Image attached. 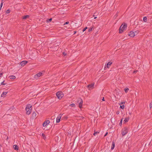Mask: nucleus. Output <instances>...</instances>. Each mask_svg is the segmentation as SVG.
Segmentation results:
<instances>
[{
	"mask_svg": "<svg viewBox=\"0 0 152 152\" xmlns=\"http://www.w3.org/2000/svg\"><path fill=\"white\" fill-rule=\"evenodd\" d=\"M127 24L125 23H124V25H121V26L119 28V33H122L126 29L127 27Z\"/></svg>",
	"mask_w": 152,
	"mask_h": 152,
	"instance_id": "nucleus-1",
	"label": "nucleus"
},
{
	"mask_svg": "<svg viewBox=\"0 0 152 152\" xmlns=\"http://www.w3.org/2000/svg\"><path fill=\"white\" fill-rule=\"evenodd\" d=\"M56 95L58 99H60L63 97L64 94L61 91H59L56 93Z\"/></svg>",
	"mask_w": 152,
	"mask_h": 152,
	"instance_id": "nucleus-2",
	"label": "nucleus"
},
{
	"mask_svg": "<svg viewBox=\"0 0 152 152\" xmlns=\"http://www.w3.org/2000/svg\"><path fill=\"white\" fill-rule=\"evenodd\" d=\"M128 131V129L127 127H124L121 130V134L123 136L127 134Z\"/></svg>",
	"mask_w": 152,
	"mask_h": 152,
	"instance_id": "nucleus-3",
	"label": "nucleus"
},
{
	"mask_svg": "<svg viewBox=\"0 0 152 152\" xmlns=\"http://www.w3.org/2000/svg\"><path fill=\"white\" fill-rule=\"evenodd\" d=\"M77 102H79V107L80 108H81L82 106V103L83 102L82 99L81 98H79L78 99Z\"/></svg>",
	"mask_w": 152,
	"mask_h": 152,
	"instance_id": "nucleus-4",
	"label": "nucleus"
},
{
	"mask_svg": "<svg viewBox=\"0 0 152 152\" xmlns=\"http://www.w3.org/2000/svg\"><path fill=\"white\" fill-rule=\"evenodd\" d=\"M62 115V114H60L57 117L56 119V122L57 123H58L60 122V119L61 118V117Z\"/></svg>",
	"mask_w": 152,
	"mask_h": 152,
	"instance_id": "nucleus-5",
	"label": "nucleus"
},
{
	"mask_svg": "<svg viewBox=\"0 0 152 152\" xmlns=\"http://www.w3.org/2000/svg\"><path fill=\"white\" fill-rule=\"evenodd\" d=\"M42 74L41 72H39L38 73H37L36 75H34V78L36 79H37L38 78L40 77L42 75Z\"/></svg>",
	"mask_w": 152,
	"mask_h": 152,
	"instance_id": "nucleus-6",
	"label": "nucleus"
},
{
	"mask_svg": "<svg viewBox=\"0 0 152 152\" xmlns=\"http://www.w3.org/2000/svg\"><path fill=\"white\" fill-rule=\"evenodd\" d=\"M112 64V62H108L107 64L106 65H105L104 66V69H105L107 68H109L110 66V65Z\"/></svg>",
	"mask_w": 152,
	"mask_h": 152,
	"instance_id": "nucleus-7",
	"label": "nucleus"
},
{
	"mask_svg": "<svg viewBox=\"0 0 152 152\" xmlns=\"http://www.w3.org/2000/svg\"><path fill=\"white\" fill-rule=\"evenodd\" d=\"M135 35L136 34H135V32L134 31H130V33L129 34V36H130L131 37H134Z\"/></svg>",
	"mask_w": 152,
	"mask_h": 152,
	"instance_id": "nucleus-8",
	"label": "nucleus"
},
{
	"mask_svg": "<svg viewBox=\"0 0 152 152\" xmlns=\"http://www.w3.org/2000/svg\"><path fill=\"white\" fill-rule=\"evenodd\" d=\"M28 63V61H24L21 62L20 64L22 66H24L25 64Z\"/></svg>",
	"mask_w": 152,
	"mask_h": 152,
	"instance_id": "nucleus-9",
	"label": "nucleus"
},
{
	"mask_svg": "<svg viewBox=\"0 0 152 152\" xmlns=\"http://www.w3.org/2000/svg\"><path fill=\"white\" fill-rule=\"evenodd\" d=\"M50 122L49 120L45 121L43 124V126L44 127L46 126Z\"/></svg>",
	"mask_w": 152,
	"mask_h": 152,
	"instance_id": "nucleus-10",
	"label": "nucleus"
},
{
	"mask_svg": "<svg viewBox=\"0 0 152 152\" xmlns=\"http://www.w3.org/2000/svg\"><path fill=\"white\" fill-rule=\"evenodd\" d=\"M26 114L28 115H29L31 113V109H27L26 108Z\"/></svg>",
	"mask_w": 152,
	"mask_h": 152,
	"instance_id": "nucleus-11",
	"label": "nucleus"
},
{
	"mask_svg": "<svg viewBox=\"0 0 152 152\" xmlns=\"http://www.w3.org/2000/svg\"><path fill=\"white\" fill-rule=\"evenodd\" d=\"M94 85V83L90 84L88 85V87L89 88V89L90 90L93 88Z\"/></svg>",
	"mask_w": 152,
	"mask_h": 152,
	"instance_id": "nucleus-12",
	"label": "nucleus"
},
{
	"mask_svg": "<svg viewBox=\"0 0 152 152\" xmlns=\"http://www.w3.org/2000/svg\"><path fill=\"white\" fill-rule=\"evenodd\" d=\"M7 92H3L2 94H1V96L2 97H5V96L7 94Z\"/></svg>",
	"mask_w": 152,
	"mask_h": 152,
	"instance_id": "nucleus-13",
	"label": "nucleus"
},
{
	"mask_svg": "<svg viewBox=\"0 0 152 152\" xmlns=\"http://www.w3.org/2000/svg\"><path fill=\"white\" fill-rule=\"evenodd\" d=\"M31 107H32V106L31 105V104H28L27 105L26 107V109H32L31 108Z\"/></svg>",
	"mask_w": 152,
	"mask_h": 152,
	"instance_id": "nucleus-14",
	"label": "nucleus"
},
{
	"mask_svg": "<svg viewBox=\"0 0 152 152\" xmlns=\"http://www.w3.org/2000/svg\"><path fill=\"white\" fill-rule=\"evenodd\" d=\"M13 147L15 150H18V147L17 145H14Z\"/></svg>",
	"mask_w": 152,
	"mask_h": 152,
	"instance_id": "nucleus-15",
	"label": "nucleus"
},
{
	"mask_svg": "<svg viewBox=\"0 0 152 152\" xmlns=\"http://www.w3.org/2000/svg\"><path fill=\"white\" fill-rule=\"evenodd\" d=\"M115 146V145L114 142H112V146H111V150H113Z\"/></svg>",
	"mask_w": 152,
	"mask_h": 152,
	"instance_id": "nucleus-16",
	"label": "nucleus"
},
{
	"mask_svg": "<svg viewBox=\"0 0 152 152\" xmlns=\"http://www.w3.org/2000/svg\"><path fill=\"white\" fill-rule=\"evenodd\" d=\"M37 116V114L35 112H34L32 114V116L33 118H35Z\"/></svg>",
	"mask_w": 152,
	"mask_h": 152,
	"instance_id": "nucleus-17",
	"label": "nucleus"
},
{
	"mask_svg": "<svg viewBox=\"0 0 152 152\" xmlns=\"http://www.w3.org/2000/svg\"><path fill=\"white\" fill-rule=\"evenodd\" d=\"M29 16L28 15H26L23 16V19H26L29 17Z\"/></svg>",
	"mask_w": 152,
	"mask_h": 152,
	"instance_id": "nucleus-18",
	"label": "nucleus"
},
{
	"mask_svg": "<svg viewBox=\"0 0 152 152\" xmlns=\"http://www.w3.org/2000/svg\"><path fill=\"white\" fill-rule=\"evenodd\" d=\"M9 77L11 79H14L16 78L13 75H11Z\"/></svg>",
	"mask_w": 152,
	"mask_h": 152,
	"instance_id": "nucleus-19",
	"label": "nucleus"
},
{
	"mask_svg": "<svg viewBox=\"0 0 152 152\" xmlns=\"http://www.w3.org/2000/svg\"><path fill=\"white\" fill-rule=\"evenodd\" d=\"M129 120V118H126L124 120V121H123V122L124 123H126V122H127Z\"/></svg>",
	"mask_w": 152,
	"mask_h": 152,
	"instance_id": "nucleus-20",
	"label": "nucleus"
},
{
	"mask_svg": "<svg viewBox=\"0 0 152 152\" xmlns=\"http://www.w3.org/2000/svg\"><path fill=\"white\" fill-rule=\"evenodd\" d=\"M143 20L145 22H146L147 21V18L146 17H144L143 18Z\"/></svg>",
	"mask_w": 152,
	"mask_h": 152,
	"instance_id": "nucleus-21",
	"label": "nucleus"
},
{
	"mask_svg": "<svg viewBox=\"0 0 152 152\" xmlns=\"http://www.w3.org/2000/svg\"><path fill=\"white\" fill-rule=\"evenodd\" d=\"M52 20V18H50V19H48L47 20V22L48 23H49L50 22L51 20Z\"/></svg>",
	"mask_w": 152,
	"mask_h": 152,
	"instance_id": "nucleus-22",
	"label": "nucleus"
},
{
	"mask_svg": "<svg viewBox=\"0 0 152 152\" xmlns=\"http://www.w3.org/2000/svg\"><path fill=\"white\" fill-rule=\"evenodd\" d=\"M129 89L128 88H126L124 89V91H125V92L126 93L128 92V91L129 90Z\"/></svg>",
	"mask_w": 152,
	"mask_h": 152,
	"instance_id": "nucleus-23",
	"label": "nucleus"
},
{
	"mask_svg": "<svg viewBox=\"0 0 152 152\" xmlns=\"http://www.w3.org/2000/svg\"><path fill=\"white\" fill-rule=\"evenodd\" d=\"M10 10L9 9H8L6 11V13L8 14V13H10Z\"/></svg>",
	"mask_w": 152,
	"mask_h": 152,
	"instance_id": "nucleus-24",
	"label": "nucleus"
},
{
	"mask_svg": "<svg viewBox=\"0 0 152 152\" xmlns=\"http://www.w3.org/2000/svg\"><path fill=\"white\" fill-rule=\"evenodd\" d=\"M124 108V105H120V108H121L122 109H123Z\"/></svg>",
	"mask_w": 152,
	"mask_h": 152,
	"instance_id": "nucleus-25",
	"label": "nucleus"
},
{
	"mask_svg": "<svg viewBox=\"0 0 152 152\" xmlns=\"http://www.w3.org/2000/svg\"><path fill=\"white\" fill-rule=\"evenodd\" d=\"M42 136L44 139H45L46 138L45 136V134H44L43 133L42 134Z\"/></svg>",
	"mask_w": 152,
	"mask_h": 152,
	"instance_id": "nucleus-26",
	"label": "nucleus"
},
{
	"mask_svg": "<svg viewBox=\"0 0 152 152\" xmlns=\"http://www.w3.org/2000/svg\"><path fill=\"white\" fill-rule=\"evenodd\" d=\"M70 106L71 107H75V104H70Z\"/></svg>",
	"mask_w": 152,
	"mask_h": 152,
	"instance_id": "nucleus-27",
	"label": "nucleus"
},
{
	"mask_svg": "<svg viewBox=\"0 0 152 152\" xmlns=\"http://www.w3.org/2000/svg\"><path fill=\"white\" fill-rule=\"evenodd\" d=\"M99 133V132H94V136H95L96 135V134H98V133Z\"/></svg>",
	"mask_w": 152,
	"mask_h": 152,
	"instance_id": "nucleus-28",
	"label": "nucleus"
},
{
	"mask_svg": "<svg viewBox=\"0 0 152 152\" xmlns=\"http://www.w3.org/2000/svg\"><path fill=\"white\" fill-rule=\"evenodd\" d=\"M63 54L64 56H65L66 55V53L65 52H63Z\"/></svg>",
	"mask_w": 152,
	"mask_h": 152,
	"instance_id": "nucleus-29",
	"label": "nucleus"
},
{
	"mask_svg": "<svg viewBox=\"0 0 152 152\" xmlns=\"http://www.w3.org/2000/svg\"><path fill=\"white\" fill-rule=\"evenodd\" d=\"M152 107V102H151L150 104V107L151 109Z\"/></svg>",
	"mask_w": 152,
	"mask_h": 152,
	"instance_id": "nucleus-30",
	"label": "nucleus"
},
{
	"mask_svg": "<svg viewBox=\"0 0 152 152\" xmlns=\"http://www.w3.org/2000/svg\"><path fill=\"white\" fill-rule=\"evenodd\" d=\"M125 104L124 102H121L120 103V105H124V104Z\"/></svg>",
	"mask_w": 152,
	"mask_h": 152,
	"instance_id": "nucleus-31",
	"label": "nucleus"
},
{
	"mask_svg": "<svg viewBox=\"0 0 152 152\" xmlns=\"http://www.w3.org/2000/svg\"><path fill=\"white\" fill-rule=\"evenodd\" d=\"M122 119L121 120V121L120 122L119 124L120 125H122Z\"/></svg>",
	"mask_w": 152,
	"mask_h": 152,
	"instance_id": "nucleus-32",
	"label": "nucleus"
},
{
	"mask_svg": "<svg viewBox=\"0 0 152 152\" xmlns=\"http://www.w3.org/2000/svg\"><path fill=\"white\" fill-rule=\"evenodd\" d=\"M87 27H86L83 30V32L84 31L87 29Z\"/></svg>",
	"mask_w": 152,
	"mask_h": 152,
	"instance_id": "nucleus-33",
	"label": "nucleus"
},
{
	"mask_svg": "<svg viewBox=\"0 0 152 152\" xmlns=\"http://www.w3.org/2000/svg\"><path fill=\"white\" fill-rule=\"evenodd\" d=\"M4 81L3 82L1 83V85H5V84L4 83Z\"/></svg>",
	"mask_w": 152,
	"mask_h": 152,
	"instance_id": "nucleus-34",
	"label": "nucleus"
},
{
	"mask_svg": "<svg viewBox=\"0 0 152 152\" xmlns=\"http://www.w3.org/2000/svg\"><path fill=\"white\" fill-rule=\"evenodd\" d=\"M69 23V22H66L65 23H64V25H65L66 24H67Z\"/></svg>",
	"mask_w": 152,
	"mask_h": 152,
	"instance_id": "nucleus-35",
	"label": "nucleus"
},
{
	"mask_svg": "<svg viewBox=\"0 0 152 152\" xmlns=\"http://www.w3.org/2000/svg\"><path fill=\"white\" fill-rule=\"evenodd\" d=\"M92 30V28H90L88 29L89 31H91Z\"/></svg>",
	"mask_w": 152,
	"mask_h": 152,
	"instance_id": "nucleus-36",
	"label": "nucleus"
},
{
	"mask_svg": "<svg viewBox=\"0 0 152 152\" xmlns=\"http://www.w3.org/2000/svg\"><path fill=\"white\" fill-rule=\"evenodd\" d=\"M116 113L118 115L119 113V111L116 112Z\"/></svg>",
	"mask_w": 152,
	"mask_h": 152,
	"instance_id": "nucleus-37",
	"label": "nucleus"
},
{
	"mask_svg": "<svg viewBox=\"0 0 152 152\" xmlns=\"http://www.w3.org/2000/svg\"><path fill=\"white\" fill-rule=\"evenodd\" d=\"M137 70H136V71H134L133 72V73H136L137 72Z\"/></svg>",
	"mask_w": 152,
	"mask_h": 152,
	"instance_id": "nucleus-38",
	"label": "nucleus"
},
{
	"mask_svg": "<svg viewBox=\"0 0 152 152\" xmlns=\"http://www.w3.org/2000/svg\"><path fill=\"white\" fill-rule=\"evenodd\" d=\"M2 5H3V3H1V5H1V7L2 6Z\"/></svg>",
	"mask_w": 152,
	"mask_h": 152,
	"instance_id": "nucleus-39",
	"label": "nucleus"
},
{
	"mask_svg": "<svg viewBox=\"0 0 152 152\" xmlns=\"http://www.w3.org/2000/svg\"><path fill=\"white\" fill-rule=\"evenodd\" d=\"M107 134H108V132H107L105 134V135H104V137L106 136Z\"/></svg>",
	"mask_w": 152,
	"mask_h": 152,
	"instance_id": "nucleus-40",
	"label": "nucleus"
},
{
	"mask_svg": "<svg viewBox=\"0 0 152 152\" xmlns=\"http://www.w3.org/2000/svg\"><path fill=\"white\" fill-rule=\"evenodd\" d=\"M135 32L137 33V34L139 33V31H135Z\"/></svg>",
	"mask_w": 152,
	"mask_h": 152,
	"instance_id": "nucleus-41",
	"label": "nucleus"
},
{
	"mask_svg": "<svg viewBox=\"0 0 152 152\" xmlns=\"http://www.w3.org/2000/svg\"><path fill=\"white\" fill-rule=\"evenodd\" d=\"M102 100L103 101H104V97H103L102 99Z\"/></svg>",
	"mask_w": 152,
	"mask_h": 152,
	"instance_id": "nucleus-42",
	"label": "nucleus"
},
{
	"mask_svg": "<svg viewBox=\"0 0 152 152\" xmlns=\"http://www.w3.org/2000/svg\"><path fill=\"white\" fill-rule=\"evenodd\" d=\"M76 33V31H74V34H75Z\"/></svg>",
	"mask_w": 152,
	"mask_h": 152,
	"instance_id": "nucleus-43",
	"label": "nucleus"
},
{
	"mask_svg": "<svg viewBox=\"0 0 152 152\" xmlns=\"http://www.w3.org/2000/svg\"><path fill=\"white\" fill-rule=\"evenodd\" d=\"M96 18H97L96 17H94V19H96Z\"/></svg>",
	"mask_w": 152,
	"mask_h": 152,
	"instance_id": "nucleus-44",
	"label": "nucleus"
},
{
	"mask_svg": "<svg viewBox=\"0 0 152 152\" xmlns=\"http://www.w3.org/2000/svg\"><path fill=\"white\" fill-rule=\"evenodd\" d=\"M2 75V73H0V77L1 76V75Z\"/></svg>",
	"mask_w": 152,
	"mask_h": 152,
	"instance_id": "nucleus-45",
	"label": "nucleus"
},
{
	"mask_svg": "<svg viewBox=\"0 0 152 152\" xmlns=\"http://www.w3.org/2000/svg\"><path fill=\"white\" fill-rule=\"evenodd\" d=\"M1 145H0V149L1 148Z\"/></svg>",
	"mask_w": 152,
	"mask_h": 152,
	"instance_id": "nucleus-46",
	"label": "nucleus"
},
{
	"mask_svg": "<svg viewBox=\"0 0 152 152\" xmlns=\"http://www.w3.org/2000/svg\"><path fill=\"white\" fill-rule=\"evenodd\" d=\"M129 115H131V113H129Z\"/></svg>",
	"mask_w": 152,
	"mask_h": 152,
	"instance_id": "nucleus-47",
	"label": "nucleus"
}]
</instances>
